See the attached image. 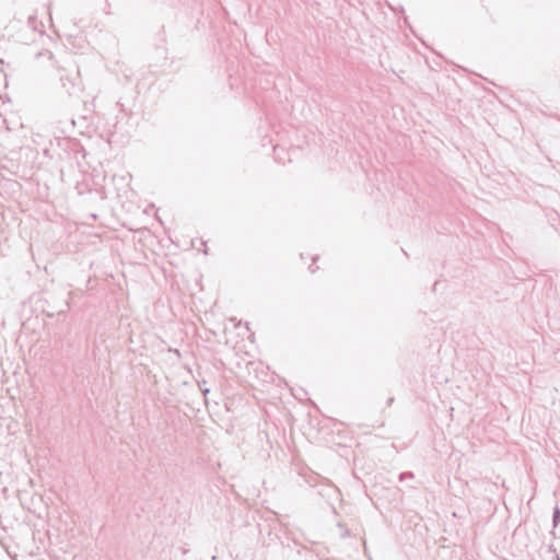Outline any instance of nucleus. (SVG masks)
I'll return each mask as SVG.
<instances>
[{
  "mask_svg": "<svg viewBox=\"0 0 560 560\" xmlns=\"http://www.w3.org/2000/svg\"><path fill=\"white\" fill-rule=\"evenodd\" d=\"M308 270H310V272L314 273L317 270V268H312V266H310Z\"/></svg>",
  "mask_w": 560,
  "mask_h": 560,
  "instance_id": "f257e3e1",
  "label": "nucleus"
}]
</instances>
